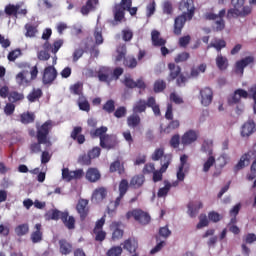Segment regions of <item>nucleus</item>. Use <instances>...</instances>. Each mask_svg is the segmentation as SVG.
Returning <instances> with one entry per match:
<instances>
[{
    "mask_svg": "<svg viewBox=\"0 0 256 256\" xmlns=\"http://www.w3.org/2000/svg\"><path fill=\"white\" fill-rule=\"evenodd\" d=\"M185 9L187 12H183L182 15H179L174 20V35H181L183 27H185V23H187V21H191L195 16V1L183 0L180 3V11H185Z\"/></svg>",
    "mask_w": 256,
    "mask_h": 256,
    "instance_id": "nucleus-1",
    "label": "nucleus"
},
{
    "mask_svg": "<svg viewBox=\"0 0 256 256\" xmlns=\"http://www.w3.org/2000/svg\"><path fill=\"white\" fill-rule=\"evenodd\" d=\"M36 139L37 142L30 144V153L33 155L35 153H41V145H47L49 143V133L53 129V121L47 120L42 125L36 126Z\"/></svg>",
    "mask_w": 256,
    "mask_h": 256,
    "instance_id": "nucleus-2",
    "label": "nucleus"
},
{
    "mask_svg": "<svg viewBox=\"0 0 256 256\" xmlns=\"http://www.w3.org/2000/svg\"><path fill=\"white\" fill-rule=\"evenodd\" d=\"M249 97H251V99H253L254 101L253 111L254 114L256 115V85L251 86L248 89V92L241 88L236 89L234 93L228 97V105H237L241 103V99H249Z\"/></svg>",
    "mask_w": 256,
    "mask_h": 256,
    "instance_id": "nucleus-3",
    "label": "nucleus"
},
{
    "mask_svg": "<svg viewBox=\"0 0 256 256\" xmlns=\"http://www.w3.org/2000/svg\"><path fill=\"white\" fill-rule=\"evenodd\" d=\"M147 107L152 109L155 117H161V108L153 96H150L147 101L143 99L138 100L134 104L132 111L134 114L138 115V113H145V111H147Z\"/></svg>",
    "mask_w": 256,
    "mask_h": 256,
    "instance_id": "nucleus-4",
    "label": "nucleus"
},
{
    "mask_svg": "<svg viewBox=\"0 0 256 256\" xmlns=\"http://www.w3.org/2000/svg\"><path fill=\"white\" fill-rule=\"evenodd\" d=\"M126 219H134L140 225H149L151 223V215L139 208L128 211L126 213Z\"/></svg>",
    "mask_w": 256,
    "mask_h": 256,
    "instance_id": "nucleus-5",
    "label": "nucleus"
},
{
    "mask_svg": "<svg viewBox=\"0 0 256 256\" xmlns=\"http://www.w3.org/2000/svg\"><path fill=\"white\" fill-rule=\"evenodd\" d=\"M171 161H173V156L170 154H165L164 159L161 160V167L159 170H154L152 181L154 183H159V181H163V173L167 172L169 166L171 165Z\"/></svg>",
    "mask_w": 256,
    "mask_h": 256,
    "instance_id": "nucleus-6",
    "label": "nucleus"
},
{
    "mask_svg": "<svg viewBox=\"0 0 256 256\" xmlns=\"http://www.w3.org/2000/svg\"><path fill=\"white\" fill-rule=\"evenodd\" d=\"M240 9L241 8H237V7L230 8L227 11L226 18L228 20H231V19H237L238 17H248V15H251V13L253 12V8L251 6H244L242 10Z\"/></svg>",
    "mask_w": 256,
    "mask_h": 256,
    "instance_id": "nucleus-7",
    "label": "nucleus"
},
{
    "mask_svg": "<svg viewBox=\"0 0 256 256\" xmlns=\"http://www.w3.org/2000/svg\"><path fill=\"white\" fill-rule=\"evenodd\" d=\"M57 69L54 66H48L44 69L42 75V83L43 85H53L55 79H57Z\"/></svg>",
    "mask_w": 256,
    "mask_h": 256,
    "instance_id": "nucleus-8",
    "label": "nucleus"
},
{
    "mask_svg": "<svg viewBox=\"0 0 256 256\" xmlns=\"http://www.w3.org/2000/svg\"><path fill=\"white\" fill-rule=\"evenodd\" d=\"M187 159H189V157L185 154L180 157V164L176 172L178 181H185V173L189 171V164H187Z\"/></svg>",
    "mask_w": 256,
    "mask_h": 256,
    "instance_id": "nucleus-9",
    "label": "nucleus"
},
{
    "mask_svg": "<svg viewBox=\"0 0 256 256\" xmlns=\"http://www.w3.org/2000/svg\"><path fill=\"white\" fill-rule=\"evenodd\" d=\"M97 75L101 83L111 85V82L113 81V70L110 67H101L98 70Z\"/></svg>",
    "mask_w": 256,
    "mask_h": 256,
    "instance_id": "nucleus-10",
    "label": "nucleus"
},
{
    "mask_svg": "<svg viewBox=\"0 0 256 256\" xmlns=\"http://www.w3.org/2000/svg\"><path fill=\"white\" fill-rule=\"evenodd\" d=\"M123 249L128 251L131 256H139V242L135 238H128L123 243Z\"/></svg>",
    "mask_w": 256,
    "mask_h": 256,
    "instance_id": "nucleus-11",
    "label": "nucleus"
},
{
    "mask_svg": "<svg viewBox=\"0 0 256 256\" xmlns=\"http://www.w3.org/2000/svg\"><path fill=\"white\" fill-rule=\"evenodd\" d=\"M253 63H255V57L253 56H246L245 58L238 60L235 63V73L243 75V73H245V67H248V65Z\"/></svg>",
    "mask_w": 256,
    "mask_h": 256,
    "instance_id": "nucleus-12",
    "label": "nucleus"
},
{
    "mask_svg": "<svg viewBox=\"0 0 256 256\" xmlns=\"http://www.w3.org/2000/svg\"><path fill=\"white\" fill-rule=\"evenodd\" d=\"M200 103L203 107H209L213 103V90L210 87L200 90Z\"/></svg>",
    "mask_w": 256,
    "mask_h": 256,
    "instance_id": "nucleus-13",
    "label": "nucleus"
},
{
    "mask_svg": "<svg viewBox=\"0 0 256 256\" xmlns=\"http://www.w3.org/2000/svg\"><path fill=\"white\" fill-rule=\"evenodd\" d=\"M100 147L102 149H107L108 151L115 149V147H117V138L111 134H106L100 139Z\"/></svg>",
    "mask_w": 256,
    "mask_h": 256,
    "instance_id": "nucleus-14",
    "label": "nucleus"
},
{
    "mask_svg": "<svg viewBox=\"0 0 256 256\" xmlns=\"http://www.w3.org/2000/svg\"><path fill=\"white\" fill-rule=\"evenodd\" d=\"M76 211L79 214L81 221H85L87 215H89V200L80 199L76 205Z\"/></svg>",
    "mask_w": 256,
    "mask_h": 256,
    "instance_id": "nucleus-15",
    "label": "nucleus"
},
{
    "mask_svg": "<svg viewBox=\"0 0 256 256\" xmlns=\"http://www.w3.org/2000/svg\"><path fill=\"white\" fill-rule=\"evenodd\" d=\"M197 139H199V133L195 130H188L182 135L181 143L187 147V145H193Z\"/></svg>",
    "mask_w": 256,
    "mask_h": 256,
    "instance_id": "nucleus-16",
    "label": "nucleus"
},
{
    "mask_svg": "<svg viewBox=\"0 0 256 256\" xmlns=\"http://www.w3.org/2000/svg\"><path fill=\"white\" fill-rule=\"evenodd\" d=\"M256 131L255 121L253 119H249L245 122L241 127V137H251L253 133Z\"/></svg>",
    "mask_w": 256,
    "mask_h": 256,
    "instance_id": "nucleus-17",
    "label": "nucleus"
},
{
    "mask_svg": "<svg viewBox=\"0 0 256 256\" xmlns=\"http://www.w3.org/2000/svg\"><path fill=\"white\" fill-rule=\"evenodd\" d=\"M83 133V127L75 126L70 134L71 139L76 141L78 145H83L85 143V135Z\"/></svg>",
    "mask_w": 256,
    "mask_h": 256,
    "instance_id": "nucleus-18",
    "label": "nucleus"
},
{
    "mask_svg": "<svg viewBox=\"0 0 256 256\" xmlns=\"http://www.w3.org/2000/svg\"><path fill=\"white\" fill-rule=\"evenodd\" d=\"M86 179L89 183H97L101 180V172L97 168H88L85 174Z\"/></svg>",
    "mask_w": 256,
    "mask_h": 256,
    "instance_id": "nucleus-19",
    "label": "nucleus"
},
{
    "mask_svg": "<svg viewBox=\"0 0 256 256\" xmlns=\"http://www.w3.org/2000/svg\"><path fill=\"white\" fill-rule=\"evenodd\" d=\"M187 207H188V215L193 219L197 217V215H199V210L203 209V202L201 201L190 202L188 203Z\"/></svg>",
    "mask_w": 256,
    "mask_h": 256,
    "instance_id": "nucleus-20",
    "label": "nucleus"
},
{
    "mask_svg": "<svg viewBox=\"0 0 256 256\" xmlns=\"http://www.w3.org/2000/svg\"><path fill=\"white\" fill-rule=\"evenodd\" d=\"M168 69H169V74L167 77L168 83H171V81H175L177 77H179L181 73V66L175 65V63H168Z\"/></svg>",
    "mask_w": 256,
    "mask_h": 256,
    "instance_id": "nucleus-21",
    "label": "nucleus"
},
{
    "mask_svg": "<svg viewBox=\"0 0 256 256\" xmlns=\"http://www.w3.org/2000/svg\"><path fill=\"white\" fill-rule=\"evenodd\" d=\"M58 245L61 255H71L73 253V244L67 239H60Z\"/></svg>",
    "mask_w": 256,
    "mask_h": 256,
    "instance_id": "nucleus-22",
    "label": "nucleus"
},
{
    "mask_svg": "<svg viewBox=\"0 0 256 256\" xmlns=\"http://www.w3.org/2000/svg\"><path fill=\"white\" fill-rule=\"evenodd\" d=\"M151 41L154 47H163V45H167V40L161 37V32L158 30H153L151 32Z\"/></svg>",
    "mask_w": 256,
    "mask_h": 256,
    "instance_id": "nucleus-23",
    "label": "nucleus"
},
{
    "mask_svg": "<svg viewBox=\"0 0 256 256\" xmlns=\"http://www.w3.org/2000/svg\"><path fill=\"white\" fill-rule=\"evenodd\" d=\"M119 222H112L110 225V229L112 231V241H119V239H123L124 231L119 228Z\"/></svg>",
    "mask_w": 256,
    "mask_h": 256,
    "instance_id": "nucleus-24",
    "label": "nucleus"
},
{
    "mask_svg": "<svg viewBox=\"0 0 256 256\" xmlns=\"http://www.w3.org/2000/svg\"><path fill=\"white\" fill-rule=\"evenodd\" d=\"M126 123L130 129H137L141 125V116L133 112V114L127 117Z\"/></svg>",
    "mask_w": 256,
    "mask_h": 256,
    "instance_id": "nucleus-25",
    "label": "nucleus"
},
{
    "mask_svg": "<svg viewBox=\"0 0 256 256\" xmlns=\"http://www.w3.org/2000/svg\"><path fill=\"white\" fill-rule=\"evenodd\" d=\"M97 5H99V0H87L86 5L81 7L80 13H82V15H87L88 13H91V11H95Z\"/></svg>",
    "mask_w": 256,
    "mask_h": 256,
    "instance_id": "nucleus-26",
    "label": "nucleus"
},
{
    "mask_svg": "<svg viewBox=\"0 0 256 256\" xmlns=\"http://www.w3.org/2000/svg\"><path fill=\"white\" fill-rule=\"evenodd\" d=\"M35 231L31 233L30 239L32 243H41L43 241V231H41V224L37 223L35 225Z\"/></svg>",
    "mask_w": 256,
    "mask_h": 256,
    "instance_id": "nucleus-27",
    "label": "nucleus"
},
{
    "mask_svg": "<svg viewBox=\"0 0 256 256\" xmlns=\"http://www.w3.org/2000/svg\"><path fill=\"white\" fill-rule=\"evenodd\" d=\"M144 183H145V175L138 174L131 178L130 187H132V189H141Z\"/></svg>",
    "mask_w": 256,
    "mask_h": 256,
    "instance_id": "nucleus-28",
    "label": "nucleus"
},
{
    "mask_svg": "<svg viewBox=\"0 0 256 256\" xmlns=\"http://www.w3.org/2000/svg\"><path fill=\"white\" fill-rule=\"evenodd\" d=\"M251 155H253V152H248L241 156L239 162L235 165L234 171H241V169H244L245 163L249 165V162L251 161Z\"/></svg>",
    "mask_w": 256,
    "mask_h": 256,
    "instance_id": "nucleus-29",
    "label": "nucleus"
},
{
    "mask_svg": "<svg viewBox=\"0 0 256 256\" xmlns=\"http://www.w3.org/2000/svg\"><path fill=\"white\" fill-rule=\"evenodd\" d=\"M77 105L80 111H86V113H89V111H91V104H89V100H87V97H85V95L79 96L77 100Z\"/></svg>",
    "mask_w": 256,
    "mask_h": 256,
    "instance_id": "nucleus-30",
    "label": "nucleus"
},
{
    "mask_svg": "<svg viewBox=\"0 0 256 256\" xmlns=\"http://www.w3.org/2000/svg\"><path fill=\"white\" fill-rule=\"evenodd\" d=\"M107 131H109V128H107V126H101L99 128L93 129L90 131V136L92 137V139H100L101 137H104L105 135H107Z\"/></svg>",
    "mask_w": 256,
    "mask_h": 256,
    "instance_id": "nucleus-31",
    "label": "nucleus"
},
{
    "mask_svg": "<svg viewBox=\"0 0 256 256\" xmlns=\"http://www.w3.org/2000/svg\"><path fill=\"white\" fill-rule=\"evenodd\" d=\"M180 126L181 123L179 122V120H171L165 128L161 129L160 133H165L166 135H169L173 133L175 129H179Z\"/></svg>",
    "mask_w": 256,
    "mask_h": 256,
    "instance_id": "nucleus-32",
    "label": "nucleus"
},
{
    "mask_svg": "<svg viewBox=\"0 0 256 256\" xmlns=\"http://www.w3.org/2000/svg\"><path fill=\"white\" fill-rule=\"evenodd\" d=\"M62 223L67 229H75V217L69 216V212H63Z\"/></svg>",
    "mask_w": 256,
    "mask_h": 256,
    "instance_id": "nucleus-33",
    "label": "nucleus"
},
{
    "mask_svg": "<svg viewBox=\"0 0 256 256\" xmlns=\"http://www.w3.org/2000/svg\"><path fill=\"white\" fill-rule=\"evenodd\" d=\"M43 97V90L40 88H34L32 91L27 95V99L30 103H35L39 101Z\"/></svg>",
    "mask_w": 256,
    "mask_h": 256,
    "instance_id": "nucleus-34",
    "label": "nucleus"
},
{
    "mask_svg": "<svg viewBox=\"0 0 256 256\" xmlns=\"http://www.w3.org/2000/svg\"><path fill=\"white\" fill-rule=\"evenodd\" d=\"M216 65L220 71H225L229 67V60L222 54H218L216 57Z\"/></svg>",
    "mask_w": 256,
    "mask_h": 256,
    "instance_id": "nucleus-35",
    "label": "nucleus"
},
{
    "mask_svg": "<svg viewBox=\"0 0 256 256\" xmlns=\"http://www.w3.org/2000/svg\"><path fill=\"white\" fill-rule=\"evenodd\" d=\"M226 13H227V10H225V9L220 10L218 15L213 12H207L205 14V19L207 21H217V19H223V17H225Z\"/></svg>",
    "mask_w": 256,
    "mask_h": 256,
    "instance_id": "nucleus-36",
    "label": "nucleus"
},
{
    "mask_svg": "<svg viewBox=\"0 0 256 256\" xmlns=\"http://www.w3.org/2000/svg\"><path fill=\"white\" fill-rule=\"evenodd\" d=\"M19 9H20L19 5L8 4L4 8V13L8 15V17H11V16L17 17L19 13Z\"/></svg>",
    "mask_w": 256,
    "mask_h": 256,
    "instance_id": "nucleus-37",
    "label": "nucleus"
},
{
    "mask_svg": "<svg viewBox=\"0 0 256 256\" xmlns=\"http://www.w3.org/2000/svg\"><path fill=\"white\" fill-rule=\"evenodd\" d=\"M23 99H25V95L17 91H11L8 96V101L10 103H17L19 101H23Z\"/></svg>",
    "mask_w": 256,
    "mask_h": 256,
    "instance_id": "nucleus-38",
    "label": "nucleus"
},
{
    "mask_svg": "<svg viewBox=\"0 0 256 256\" xmlns=\"http://www.w3.org/2000/svg\"><path fill=\"white\" fill-rule=\"evenodd\" d=\"M107 197V188L100 187L97 188L93 193V198L96 199V201H103Z\"/></svg>",
    "mask_w": 256,
    "mask_h": 256,
    "instance_id": "nucleus-39",
    "label": "nucleus"
},
{
    "mask_svg": "<svg viewBox=\"0 0 256 256\" xmlns=\"http://www.w3.org/2000/svg\"><path fill=\"white\" fill-rule=\"evenodd\" d=\"M20 121L24 125H29V123L35 122V114L31 112H26L20 115Z\"/></svg>",
    "mask_w": 256,
    "mask_h": 256,
    "instance_id": "nucleus-40",
    "label": "nucleus"
},
{
    "mask_svg": "<svg viewBox=\"0 0 256 256\" xmlns=\"http://www.w3.org/2000/svg\"><path fill=\"white\" fill-rule=\"evenodd\" d=\"M123 19H125V10L121 6L116 5L114 10V20L121 23Z\"/></svg>",
    "mask_w": 256,
    "mask_h": 256,
    "instance_id": "nucleus-41",
    "label": "nucleus"
},
{
    "mask_svg": "<svg viewBox=\"0 0 256 256\" xmlns=\"http://www.w3.org/2000/svg\"><path fill=\"white\" fill-rule=\"evenodd\" d=\"M203 153H208L209 156L213 155V140H204L201 146Z\"/></svg>",
    "mask_w": 256,
    "mask_h": 256,
    "instance_id": "nucleus-42",
    "label": "nucleus"
},
{
    "mask_svg": "<svg viewBox=\"0 0 256 256\" xmlns=\"http://www.w3.org/2000/svg\"><path fill=\"white\" fill-rule=\"evenodd\" d=\"M25 29H26V33H25V37H35V35H37V26L31 24V23H27L25 24Z\"/></svg>",
    "mask_w": 256,
    "mask_h": 256,
    "instance_id": "nucleus-43",
    "label": "nucleus"
},
{
    "mask_svg": "<svg viewBox=\"0 0 256 256\" xmlns=\"http://www.w3.org/2000/svg\"><path fill=\"white\" fill-rule=\"evenodd\" d=\"M15 233L18 237H23L29 233V224H20L15 228Z\"/></svg>",
    "mask_w": 256,
    "mask_h": 256,
    "instance_id": "nucleus-44",
    "label": "nucleus"
},
{
    "mask_svg": "<svg viewBox=\"0 0 256 256\" xmlns=\"http://www.w3.org/2000/svg\"><path fill=\"white\" fill-rule=\"evenodd\" d=\"M46 216L48 217V219H50L52 221H59V219L62 220L63 212H61L57 209H53L52 211L48 212L46 214Z\"/></svg>",
    "mask_w": 256,
    "mask_h": 256,
    "instance_id": "nucleus-45",
    "label": "nucleus"
},
{
    "mask_svg": "<svg viewBox=\"0 0 256 256\" xmlns=\"http://www.w3.org/2000/svg\"><path fill=\"white\" fill-rule=\"evenodd\" d=\"M164 185L158 190L157 197H167L169 191H171V183L169 181H164Z\"/></svg>",
    "mask_w": 256,
    "mask_h": 256,
    "instance_id": "nucleus-46",
    "label": "nucleus"
},
{
    "mask_svg": "<svg viewBox=\"0 0 256 256\" xmlns=\"http://www.w3.org/2000/svg\"><path fill=\"white\" fill-rule=\"evenodd\" d=\"M167 89V83H165L164 80L158 79L154 83V93H162V91H165Z\"/></svg>",
    "mask_w": 256,
    "mask_h": 256,
    "instance_id": "nucleus-47",
    "label": "nucleus"
},
{
    "mask_svg": "<svg viewBox=\"0 0 256 256\" xmlns=\"http://www.w3.org/2000/svg\"><path fill=\"white\" fill-rule=\"evenodd\" d=\"M162 11L164 15H173V2L165 0L162 4Z\"/></svg>",
    "mask_w": 256,
    "mask_h": 256,
    "instance_id": "nucleus-48",
    "label": "nucleus"
},
{
    "mask_svg": "<svg viewBox=\"0 0 256 256\" xmlns=\"http://www.w3.org/2000/svg\"><path fill=\"white\" fill-rule=\"evenodd\" d=\"M152 161H160V159H165V149L158 148L156 149L153 154L151 155Z\"/></svg>",
    "mask_w": 256,
    "mask_h": 256,
    "instance_id": "nucleus-49",
    "label": "nucleus"
},
{
    "mask_svg": "<svg viewBox=\"0 0 256 256\" xmlns=\"http://www.w3.org/2000/svg\"><path fill=\"white\" fill-rule=\"evenodd\" d=\"M210 47H213L219 53L221 52V49H225V47H227V42H225L223 39H218L210 43Z\"/></svg>",
    "mask_w": 256,
    "mask_h": 256,
    "instance_id": "nucleus-50",
    "label": "nucleus"
},
{
    "mask_svg": "<svg viewBox=\"0 0 256 256\" xmlns=\"http://www.w3.org/2000/svg\"><path fill=\"white\" fill-rule=\"evenodd\" d=\"M103 111H105V113H115V100L110 99L108 101H106V103L103 105L102 107Z\"/></svg>",
    "mask_w": 256,
    "mask_h": 256,
    "instance_id": "nucleus-51",
    "label": "nucleus"
},
{
    "mask_svg": "<svg viewBox=\"0 0 256 256\" xmlns=\"http://www.w3.org/2000/svg\"><path fill=\"white\" fill-rule=\"evenodd\" d=\"M70 92L72 95H78L80 97V95H83V84L77 82L74 85H71Z\"/></svg>",
    "mask_w": 256,
    "mask_h": 256,
    "instance_id": "nucleus-52",
    "label": "nucleus"
},
{
    "mask_svg": "<svg viewBox=\"0 0 256 256\" xmlns=\"http://www.w3.org/2000/svg\"><path fill=\"white\" fill-rule=\"evenodd\" d=\"M137 58L133 56H128L124 59V67H128V69H135L137 67Z\"/></svg>",
    "mask_w": 256,
    "mask_h": 256,
    "instance_id": "nucleus-53",
    "label": "nucleus"
},
{
    "mask_svg": "<svg viewBox=\"0 0 256 256\" xmlns=\"http://www.w3.org/2000/svg\"><path fill=\"white\" fill-rule=\"evenodd\" d=\"M215 157L213 155L209 156L207 161L203 164V172L209 173V170L215 165Z\"/></svg>",
    "mask_w": 256,
    "mask_h": 256,
    "instance_id": "nucleus-54",
    "label": "nucleus"
},
{
    "mask_svg": "<svg viewBox=\"0 0 256 256\" xmlns=\"http://www.w3.org/2000/svg\"><path fill=\"white\" fill-rule=\"evenodd\" d=\"M191 54L189 52H181L177 54L174 58L175 63H185V61H189Z\"/></svg>",
    "mask_w": 256,
    "mask_h": 256,
    "instance_id": "nucleus-55",
    "label": "nucleus"
},
{
    "mask_svg": "<svg viewBox=\"0 0 256 256\" xmlns=\"http://www.w3.org/2000/svg\"><path fill=\"white\" fill-rule=\"evenodd\" d=\"M123 197H125L124 194H119V196L114 201V209H111L108 207V215H115V211H117V207L121 205V202L123 201Z\"/></svg>",
    "mask_w": 256,
    "mask_h": 256,
    "instance_id": "nucleus-56",
    "label": "nucleus"
},
{
    "mask_svg": "<svg viewBox=\"0 0 256 256\" xmlns=\"http://www.w3.org/2000/svg\"><path fill=\"white\" fill-rule=\"evenodd\" d=\"M94 39H95V44L96 45H103V32L101 31V29H99V27H96L94 30Z\"/></svg>",
    "mask_w": 256,
    "mask_h": 256,
    "instance_id": "nucleus-57",
    "label": "nucleus"
},
{
    "mask_svg": "<svg viewBox=\"0 0 256 256\" xmlns=\"http://www.w3.org/2000/svg\"><path fill=\"white\" fill-rule=\"evenodd\" d=\"M209 226V219L206 214H200L199 223L196 225V229H203V227Z\"/></svg>",
    "mask_w": 256,
    "mask_h": 256,
    "instance_id": "nucleus-58",
    "label": "nucleus"
},
{
    "mask_svg": "<svg viewBox=\"0 0 256 256\" xmlns=\"http://www.w3.org/2000/svg\"><path fill=\"white\" fill-rule=\"evenodd\" d=\"M127 191H129V181L122 179L119 183V194L126 195Z\"/></svg>",
    "mask_w": 256,
    "mask_h": 256,
    "instance_id": "nucleus-59",
    "label": "nucleus"
},
{
    "mask_svg": "<svg viewBox=\"0 0 256 256\" xmlns=\"http://www.w3.org/2000/svg\"><path fill=\"white\" fill-rule=\"evenodd\" d=\"M62 179L67 183L73 181V171H70L69 168L62 169Z\"/></svg>",
    "mask_w": 256,
    "mask_h": 256,
    "instance_id": "nucleus-60",
    "label": "nucleus"
},
{
    "mask_svg": "<svg viewBox=\"0 0 256 256\" xmlns=\"http://www.w3.org/2000/svg\"><path fill=\"white\" fill-rule=\"evenodd\" d=\"M208 219H209V221H212V223H219V221H221V219H223V216H221V214H219V212L210 211L208 213Z\"/></svg>",
    "mask_w": 256,
    "mask_h": 256,
    "instance_id": "nucleus-61",
    "label": "nucleus"
},
{
    "mask_svg": "<svg viewBox=\"0 0 256 256\" xmlns=\"http://www.w3.org/2000/svg\"><path fill=\"white\" fill-rule=\"evenodd\" d=\"M123 248L121 246H114L107 251V256H121Z\"/></svg>",
    "mask_w": 256,
    "mask_h": 256,
    "instance_id": "nucleus-62",
    "label": "nucleus"
},
{
    "mask_svg": "<svg viewBox=\"0 0 256 256\" xmlns=\"http://www.w3.org/2000/svg\"><path fill=\"white\" fill-rule=\"evenodd\" d=\"M91 156L89 154H82L79 156L78 158V163H80V165H91Z\"/></svg>",
    "mask_w": 256,
    "mask_h": 256,
    "instance_id": "nucleus-63",
    "label": "nucleus"
},
{
    "mask_svg": "<svg viewBox=\"0 0 256 256\" xmlns=\"http://www.w3.org/2000/svg\"><path fill=\"white\" fill-rule=\"evenodd\" d=\"M214 31H223V29H225V20L223 18H219L218 20H216L214 22V26H213Z\"/></svg>",
    "mask_w": 256,
    "mask_h": 256,
    "instance_id": "nucleus-64",
    "label": "nucleus"
}]
</instances>
